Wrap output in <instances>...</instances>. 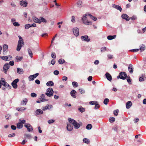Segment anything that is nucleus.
I'll return each mask as SVG.
<instances>
[{
  "instance_id": "nucleus-53",
  "label": "nucleus",
  "mask_w": 146,
  "mask_h": 146,
  "mask_svg": "<svg viewBox=\"0 0 146 146\" xmlns=\"http://www.w3.org/2000/svg\"><path fill=\"white\" fill-rule=\"evenodd\" d=\"M25 29H28L29 28L31 27V26H30V25L29 24L25 25Z\"/></svg>"
},
{
  "instance_id": "nucleus-56",
  "label": "nucleus",
  "mask_w": 146,
  "mask_h": 146,
  "mask_svg": "<svg viewBox=\"0 0 146 146\" xmlns=\"http://www.w3.org/2000/svg\"><path fill=\"white\" fill-rule=\"evenodd\" d=\"M38 75L39 74L38 73H36L35 74L32 75V76L33 77V78L34 79L38 76Z\"/></svg>"
},
{
  "instance_id": "nucleus-49",
  "label": "nucleus",
  "mask_w": 146,
  "mask_h": 146,
  "mask_svg": "<svg viewBox=\"0 0 146 146\" xmlns=\"http://www.w3.org/2000/svg\"><path fill=\"white\" fill-rule=\"evenodd\" d=\"M55 122V120L54 119H50L48 121V123L49 124H50L54 123Z\"/></svg>"
},
{
  "instance_id": "nucleus-24",
  "label": "nucleus",
  "mask_w": 146,
  "mask_h": 146,
  "mask_svg": "<svg viewBox=\"0 0 146 146\" xmlns=\"http://www.w3.org/2000/svg\"><path fill=\"white\" fill-rule=\"evenodd\" d=\"M17 73L20 74H22L24 73L23 69L20 68H17Z\"/></svg>"
},
{
  "instance_id": "nucleus-28",
  "label": "nucleus",
  "mask_w": 146,
  "mask_h": 146,
  "mask_svg": "<svg viewBox=\"0 0 146 146\" xmlns=\"http://www.w3.org/2000/svg\"><path fill=\"white\" fill-rule=\"evenodd\" d=\"M52 107V105L49 106V105H47L45 106L44 108L43 109V111H45L47 109H48L49 108H51Z\"/></svg>"
},
{
  "instance_id": "nucleus-35",
  "label": "nucleus",
  "mask_w": 146,
  "mask_h": 146,
  "mask_svg": "<svg viewBox=\"0 0 146 146\" xmlns=\"http://www.w3.org/2000/svg\"><path fill=\"white\" fill-rule=\"evenodd\" d=\"M140 50L141 52L144 51L145 49V46L143 44L141 45L140 46Z\"/></svg>"
},
{
  "instance_id": "nucleus-38",
  "label": "nucleus",
  "mask_w": 146,
  "mask_h": 146,
  "mask_svg": "<svg viewBox=\"0 0 146 146\" xmlns=\"http://www.w3.org/2000/svg\"><path fill=\"white\" fill-rule=\"evenodd\" d=\"M28 51L30 56L31 58H32L33 57V53L31 50L30 48H28Z\"/></svg>"
},
{
  "instance_id": "nucleus-55",
  "label": "nucleus",
  "mask_w": 146,
  "mask_h": 146,
  "mask_svg": "<svg viewBox=\"0 0 146 146\" xmlns=\"http://www.w3.org/2000/svg\"><path fill=\"white\" fill-rule=\"evenodd\" d=\"M31 96L32 97H36V94L35 93H32L31 94Z\"/></svg>"
},
{
  "instance_id": "nucleus-1",
  "label": "nucleus",
  "mask_w": 146,
  "mask_h": 146,
  "mask_svg": "<svg viewBox=\"0 0 146 146\" xmlns=\"http://www.w3.org/2000/svg\"><path fill=\"white\" fill-rule=\"evenodd\" d=\"M68 121L73 125L75 129H78L80 126L82 125V123L81 122L78 123L75 120L70 118L68 119Z\"/></svg>"
},
{
  "instance_id": "nucleus-62",
  "label": "nucleus",
  "mask_w": 146,
  "mask_h": 146,
  "mask_svg": "<svg viewBox=\"0 0 146 146\" xmlns=\"http://www.w3.org/2000/svg\"><path fill=\"white\" fill-rule=\"evenodd\" d=\"M15 133H13L12 134H9L8 135V137H14L15 136Z\"/></svg>"
},
{
  "instance_id": "nucleus-31",
  "label": "nucleus",
  "mask_w": 146,
  "mask_h": 146,
  "mask_svg": "<svg viewBox=\"0 0 146 146\" xmlns=\"http://www.w3.org/2000/svg\"><path fill=\"white\" fill-rule=\"evenodd\" d=\"M116 36V35H114L113 36L109 35L107 36V38L109 40H111L115 38Z\"/></svg>"
},
{
  "instance_id": "nucleus-58",
  "label": "nucleus",
  "mask_w": 146,
  "mask_h": 146,
  "mask_svg": "<svg viewBox=\"0 0 146 146\" xmlns=\"http://www.w3.org/2000/svg\"><path fill=\"white\" fill-rule=\"evenodd\" d=\"M130 19L133 20H135L137 19V17L133 15L130 18Z\"/></svg>"
},
{
  "instance_id": "nucleus-5",
  "label": "nucleus",
  "mask_w": 146,
  "mask_h": 146,
  "mask_svg": "<svg viewBox=\"0 0 146 146\" xmlns=\"http://www.w3.org/2000/svg\"><path fill=\"white\" fill-rule=\"evenodd\" d=\"M48 99H46L45 97L44 94H42L40 96V98L39 100H38L36 101V102L39 103L42 102L47 101Z\"/></svg>"
},
{
  "instance_id": "nucleus-9",
  "label": "nucleus",
  "mask_w": 146,
  "mask_h": 146,
  "mask_svg": "<svg viewBox=\"0 0 146 146\" xmlns=\"http://www.w3.org/2000/svg\"><path fill=\"white\" fill-rule=\"evenodd\" d=\"M25 127L27 128L29 132L32 131L33 130L32 126L29 123H25L24 125Z\"/></svg>"
},
{
  "instance_id": "nucleus-19",
  "label": "nucleus",
  "mask_w": 146,
  "mask_h": 146,
  "mask_svg": "<svg viewBox=\"0 0 146 146\" xmlns=\"http://www.w3.org/2000/svg\"><path fill=\"white\" fill-rule=\"evenodd\" d=\"M27 2L26 1H22L20 2V5L24 7H26L27 5Z\"/></svg>"
},
{
  "instance_id": "nucleus-4",
  "label": "nucleus",
  "mask_w": 146,
  "mask_h": 146,
  "mask_svg": "<svg viewBox=\"0 0 146 146\" xmlns=\"http://www.w3.org/2000/svg\"><path fill=\"white\" fill-rule=\"evenodd\" d=\"M127 77V74L124 72H121L119 73V76H117L118 79L120 78L123 80H125Z\"/></svg>"
},
{
  "instance_id": "nucleus-7",
  "label": "nucleus",
  "mask_w": 146,
  "mask_h": 146,
  "mask_svg": "<svg viewBox=\"0 0 146 146\" xmlns=\"http://www.w3.org/2000/svg\"><path fill=\"white\" fill-rule=\"evenodd\" d=\"M24 44V43L23 41H22L20 40H19L17 47V50L18 51H20L21 48L22 44L23 45Z\"/></svg>"
},
{
  "instance_id": "nucleus-17",
  "label": "nucleus",
  "mask_w": 146,
  "mask_h": 146,
  "mask_svg": "<svg viewBox=\"0 0 146 146\" xmlns=\"http://www.w3.org/2000/svg\"><path fill=\"white\" fill-rule=\"evenodd\" d=\"M105 75L106 78L109 81H111L112 80V77L111 75L108 72L106 73Z\"/></svg>"
},
{
  "instance_id": "nucleus-57",
  "label": "nucleus",
  "mask_w": 146,
  "mask_h": 146,
  "mask_svg": "<svg viewBox=\"0 0 146 146\" xmlns=\"http://www.w3.org/2000/svg\"><path fill=\"white\" fill-rule=\"evenodd\" d=\"M59 74V72L57 70H55L54 71V74L55 75H57Z\"/></svg>"
},
{
  "instance_id": "nucleus-64",
  "label": "nucleus",
  "mask_w": 146,
  "mask_h": 146,
  "mask_svg": "<svg viewBox=\"0 0 146 146\" xmlns=\"http://www.w3.org/2000/svg\"><path fill=\"white\" fill-rule=\"evenodd\" d=\"M9 65L11 66H13L14 65V62L13 61H10L9 62Z\"/></svg>"
},
{
  "instance_id": "nucleus-48",
  "label": "nucleus",
  "mask_w": 146,
  "mask_h": 146,
  "mask_svg": "<svg viewBox=\"0 0 146 146\" xmlns=\"http://www.w3.org/2000/svg\"><path fill=\"white\" fill-rule=\"evenodd\" d=\"M83 142L85 143L88 144L89 143V141L88 139L86 138H84L83 139Z\"/></svg>"
},
{
  "instance_id": "nucleus-2",
  "label": "nucleus",
  "mask_w": 146,
  "mask_h": 146,
  "mask_svg": "<svg viewBox=\"0 0 146 146\" xmlns=\"http://www.w3.org/2000/svg\"><path fill=\"white\" fill-rule=\"evenodd\" d=\"M88 16V13L84 15L83 17H82V20L83 23L86 25H90L92 24V22L88 21L87 19V16Z\"/></svg>"
},
{
  "instance_id": "nucleus-23",
  "label": "nucleus",
  "mask_w": 146,
  "mask_h": 146,
  "mask_svg": "<svg viewBox=\"0 0 146 146\" xmlns=\"http://www.w3.org/2000/svg\"><path fill=\"white\" fill-rule=\"evenodd\" d=\"M128 70L129 72L131 74H132L133 72V65L131 64H129L128 68Z\"/></svg>"
},
{
  "instance_id": "nucleus-45",
  "label": "nucleus",
  "mask_w": 146,
  "mask_h": 146,
  "mask_svg": "<svg viewBox=\"0 0 146 146\" xmlns=\"http://www.w3.org/2000/svg\"><path fill=\"white\" fill-rule=\"evenodd\" d=\"M109 102V100L108 98L105 99L104 101V103L105 104L107 105Z\"/></svg>"
},
{
  "instance_id": "nucleus-8",
  "label": "nucleus",
  "mask_w": 146,
  "mask_h": 146,
  "mask_svg": "<svg viewBox=\"0 0 146 146\" xmlns=\"http://www.w3.org/2000/svg\"><path fill=\"white\" fill-rule=\"evenodd\" d=\"M19 81V79H16L12 83V85L13 88L15 89H16L17 87V83Z\"/></svg>"
},
{
  "instance_id": "nucleus-33",
  "label": "nucleus",
  "mask_w": 146,
  "mask_h": 146,
  "mask_svg": "<svg viewBox=\"0 0 146 146\" xmlns=\"http://www.w3.org/2000/svg\"><path fill=\"white\" fill-rule=\"evenodd\" d=\"M16 61L17 62H19L23 59V57L22 56H17L15 58Z\"/></svg>"
},
{
  "instance_id": "nucleus-27",
  "label": "nucleus",
  "mask_w": 146,
  "mask_h": 146,
  "mask_svg": "<svg viewBox=\"0 0 146 146\" xmlns=\"http://www.w3.org/2000/svg\"><path fill=\"white\" fill-rule=\"evenodd\" d=\"M77 6L80 8H81L82 7V2L81 1H79L77 3Z\"/></svg>"
},
{
  "instance_id": "nucleus-41",
  "label": "nucleus",
  "mask_w": 146,
  "mask_h": 146,
  "mask_svg": "<svg viewBox=\"0 0 146 146\" xmlns=\"http://www.w3.org/2000/svg\"><path fill=\"white\" fill-rule=\"evenodd\" d=\"M73 86L74 87H77L78 86V83L75 82H72Z\"/></svg>"
},
{
  "instance_id": "nucleus-47",
  "label": "nucleus",
  "mask_w": 146,
  "mask_h": 146,
  "mask_svg": "<svg viewBox=\"0 0 146 146\" xmlns=\"http://www.w3.org/2000/svg\"><path fill=\"white\" fill-rule=\"evenodd\" d=\"M100 107V106L99 104L98 103V102H97V103L95 105V106L94 107V109H98Z\"/></svg>"
},
{
  "instance_id": "nucleus-13",
  "label": "nucleus",
  "mask_w": 146,
  "mask_h": 146,
  "mask_svg": "<svg viewBox=\"0 0 146 146\" xmlns=\"http://www.w3.org/2000/svg\"><path fill=\"white\" fill-rule=\"evenodd\" d=\"M81 38L82 40L88 42H89L90 40V39L88 38V36L87 35L82 36L81 37Z\"/></svg>"
},
{
  "instance_id": "nucleus-15",
  "label": "nucleus",
  "mask_w": 146,
  "mask_h": 146,
  "mask_svg": "<svg viewBox=\"0 0 146 146\" xmlns=\"http://www.w3.org/2000/svg\"><path fill=\"white\" fill-rule=\"evenodd\" d=\"M8 48V46L7 44H4L3 46V54H6V52H7Z\"/></svg>"
},
{
  "instance_id": "nucleus-46",
  "label": "nucleus",
  "mask_w": 146,
  "mask_h": 146,
  "mask_svg": "<svg viewBox=\"0 0 146 146\" xmlns=\"http://www.w3.org/2000/svg\"><path fill=\"white\" fill-rule=\"evenodd\" d=\"M40 20L41 21V22H42L44 23H46L47 22L46 20L44 18L41 17L40 18Z\"/></svg>"
},
{
  "instance_id": "nucleus-54",
  "label": "nucleus",
  "mask_w": 146,
  "mask_h": 146,
  "mask_svg": "<svg viewBox=\"0 0 146 146\" xmlns=\"http://www.w3.org/2000/svg\"><path fill=\"white\" fill-rule=\"evenodd\" d=\"M13 25L15 27H18L20 26V24L18 22H15L13 23Z\"/></svg>"
},
{
  "instance_id": "nucleus-63",
  "label": "nucleus",
  "mask_w": 146,
  "mask_h": 146,
  "mask_svg": "<svg viewBox=\"0 0 146 146\" xmlns=\"http://www.w3.org/2000/svg\"><path fill=\"white\" fill-rule=\"evenodd\" d=\"M71 21L73 23H74L75 22V18L74 16H72Z\"/></svg>"
},
{
  "instance_id": "nucleus-44",
  "label": "nucleus",
  "mask_w": 146,
  "mask_h": 146,
  "mask_svg": "<svg viewBox=\"0 0 146 146\" xmlns=\"http://www.w3.org/2000/svg\"><path fill=\"white\" fill-rule=\"evenodd\" d=\"M97 102L96 101H91L89 102V104L91 105H95L97 103Z\"/></svg>"
},
{
  "instance_id": "nucleus-6",
  "label": "nucleus",
  "mask_w": 146,
  "mask_h": 146,
  "mask_svg": "<svg viewBox=\"0 0 146 146\" xmlns=\"http://www.w3.org/2000/svg\"><path fill=\"white\" fill-rule=\"evenodd\" d=\"M19 122L17 124V128L20 129H21L23 127V124L25 123L26 121L25 120L19 121Z\"/></svg>"
},
{
  "instance_id": "nucleus-59",
  "label": "nucleus",
  "mask_w": 146,
  "mask_h": 146,
  "mask_svg": "<svg viewBox=\"0 0 146 146\" xmlns=\"http://www.w3.org/2000/svg\"><path fill=\"white\" fill-rule=\"evenodd\" d=\"M107 48L106 47H104L101 48V52H104L106 50Z\"/></svg>"
},
{
  "instance_id": "nucleus-50",
  "label": "nucleus",
  "mask_w": 146,
  "mask_h": 146,
  "mask_svg": "<svg viewBox=\"0 0 146 146\" xmlns=\"http://www.w3.org/2000/svg\"><path fill=\"white\" fill-rule=\"evenodd\" d=\"M51 56L52 58H56V54L54 52H52L51 54Z\"/></svg>"
},
{
  "instance_id": "nucleus-21",
  "label": "nucleus",
  "mask_w": 146,
  "mask_h": 146,
  "mask_svg": "<svg viewBox=\"0 0 146 146\" xmlns=\"http://www.w3.org/2000/svg\"><path fill=\"white\" fill-rule=\"evenodd\" d=\"M33 19L35 23H38L39 24L41 23V21L40 19L36 17H33Z\"/></svg>"
},
{
  "instance_id": "nucleus-42",
  "label": "nucleus",
  "mask_w": 146,
  "mask_h": 146,
  "mask_svg": "<svg viewBox=\"0 0 146 146\" xmlns=\"http://www.w3.org/2000/svg\"><path fill=\"white\" fill-rule=\"evenodd\" d=\"M65 62V60L62 59H60L58 60V62L60 64H63Z\"/></svg>"
},
{
  "instance_id": "nucleus-12",
  "label": "nucleus",
  "mask_w": 146,
  "mask_h": 146,
  "mask_svg": "<svg viewBox=\"0 0 146 146\" xmlns=\"http://www.w3.org/2000/svg\"><path fill=\"white\" fill-rule=\"evenodd\" d=\"M67 129L69 131H71L73 128V126L72 124L71 123H67Z\"/></svg>"
},
{
  "instance_id": "nucleus-39",
  "label": "nucleus",
  "mask_w": 146,
  "mask_h": 146,
  "mask_svg": "<svg viewBox=\"0 0 146 146\" xmlns=\"http://www.w3.org/2000/svg\"><path fill=\"white\" fill-rule=\"evenodd\" d=\"M78 110L80 111L82 113L85 111V109L82 107H80L78 108Z\"/></svg>"
},
{
  "instance_id": "nucleus-52",
  "label": "nucleus",
  "mask_w": 146,
  "mask_h": 146,
  "mask_svg": "<svg viewBox=\"0 0 146 146\" xmlns=\"http://www.w3.org/2000/svg\"><path fill=\"white\" fill-rule=\"evenodd\" d=\"M79 92L82 94L85 93V90L82 89H79Z\"/></svg>"
},
{
  "instance_id": "nucleus-36",
  "label": "nucleus",
  "mask_w": 146,
  "mask_h": 146,
  "mask_svg": "<svg viewBox=\"0 0 146 146\" xmlns=\"http://www.w3.org/2000/svg\"><path fill=\"white\" fill-rule=\"evenodd\" d=\"M1 84L3 85L4 86L5 85V84H6V82L5 81L4 79L3 78H1Z\"/></svg>"
},
{
  "instance_id": "nucleus-37",
  "label": "nucleus",
  "mask_w": 146,
  "mask_h": 146,
  "mask_svg": "<svg viewBox=\"0 0 146 146\" xmlns=\"http://www.w3.org/2000/svg\"><path fill=\"white\" fill-rule=\"evenodd\" d=\"M26 109V108L25 107H18L16 108V110L18 111H22L25 110Z\"/></svg>"
},
{
  "instance_id": "nucleus-51",
  "label": "nucleus",
  "mask_w": 146,
  "mask_h": 146,
  "mask_svg": "<svg viewBox=\"0 0 146 146\" xmlns=\"http://www.w3.org/2000/svg\"><path fill=\"white\" fill-rule=\"evenodd\" d=\"M119 111L118 110H114L113 111V113L114 115L117 116L118 115Z\"/></svg>"
},
{
  "instance_id": "nucleus-32",
  "label": "nucleus",
  "mask_w": 146,
  "mask_h": 146,
  "mask_svg": "<svg viewBox=\"0 0 146 146\" xmlns=\"http://www.w3.org/2000/svg\"><path fill=\"white\" fill-rule=\"evenodd\" d=\"M146 77L145 76L144 74H142L141 77H140L139 78V81H142L145 80Z\"/></svg>"
},
{
  "instance_id": "nucleus-25",
  "label": "nucleus",
  "mask_w": 146,
  "mask_h": 146,
  "mask_svg": "<svg viewBox=\"0 0 146 146\" xmlns=\"http://www.w3.org/2000/svg\"><path fill=\"white\" fill-rule=\"evenodd\" d=\"M132 103L131 101H128L126 103V108L127 109H128L130 108L131 106Z\"/></svg>"
},
{
  "instance_id": "nucleus-34",
  "label": "nucleus",
  "mask_w": 146,
  "mask_h": 146,
  "mask_svg": "<svg viewBox=\"0 0 146 146\" xmlns=\"http://www.w3.org/2000/svg\"><path fill=\"white\" fill-rule=\"evenodd\" d=\"M24 135V136L25 137V138L27 139H30L32 138V136L30 134H25Z\"/></svg>"
},
{
  "instance_id": "nucleus-18",
  "label": "nucleus",
  "mask_w": 146,
  "mask_h": 146,
  "mask_svg": "<svg viewBox=\"0 0 146 146\" xmlns=\"http://www.w3.org/2000/svg\"><path fill=\"white\" fill-rule=\"evenodd\" d=\"M112 7L117 10H119L120 12H121L122 11V8L119 5H115V4H113L112 5Z\"/></svg>"
},
{
  "instance_id": "nucleus-14",
  "label": "nucleus",
  "mask_w": 146,
  "mask_h": 146,
  "mask_svg": "<svg viewBox=\"0 0 146 146\" xmlns=\"http://www.w3.org/2000/svg\"><path fill=\"white\" fill-rule=\"evenodd\" d=\"M28 102V100L27 98H24L23 100L21 101V105L22 106H25L26 105Z\"/></svg>"
},
{
  "instance_id": "nucleus-10",
  "label": "nucleus",
  "mask_w": 146,
  "mask_h": 146,
  "mask_svg": "<svg viewBox=\"0 0 146 146\" xmlns=\"http://www.w3.org/2000/svg\"><path fill=\"white\" fill-rule=\"evenodd\" d=\"M10 67L9 64L8 63H6L3 67V71L5 74H7V70Z\"/></svg>"
},
{
  "instance_id": "nucleus-61",
  "label": "nucleus",
  "mask_w": 146,
  "mask_h": 146,
  "mask_svg": "<svg viewBox=\"0 0 146 146\" xmlns=\"http://www.w3.org/2000/svg\"><path fill=\"white\" fill-rule=\"evenodd\" d=\"M29 79L30 81L33 80H34L33 77L32 76V75L30 76L29 77Z\"/></svg>"
},
{
  "instance_id": "nucleus-29",
  "label": "nucleus",
  "mask_w": 146,
  "mask_h": 146,
  "mask_svg": "<svg viewBox=\"0 0 146 146\" xmlns=\"http://www.w3.org/2000/svg\"><path fill=\"white\" fill-rule=\"evenodd\" d=\"M0 58L4 60H9V58L8 56H1Z\"/></svg>"
},
{
  "instance_id": "nucleus-11",
  "label": "nucleus",
  "mask_w": 146,
  "mask_h": 146,
  "mask_svg": "<svg viewBox=\"0 0 146 146\" xmlns=\"http://www.w3.org/2000/svg\"><path fill=\"white\" fill-rule=\"evenodd\" d=\"M73 33L74 35L77 36L79 34L78 29L77 27L74 28L73 29Z\"/></svg>"
},
{
  "instance_id": "nucleus-26",
  "label": "nucleus",
  "mask_w": 146,
  "mask_h": 146,
  "mask_svg": "<svg viewBox=\"0 0 146 146\" xmlns=\"http://www.w3.org/2000/svg\"><path fill=\"white\" fill-rule=\"evenodd\" d=\"M54 85V84L52 81H49L46 83V85L48 86H52Z\"/></svg>"
},
{
  "instance_id": "nucleus-60",
  "label": "nucleus",
  "mask_w": 146,
  "mask_h": 146,
  "mask_svg": "<svg viewBox=\"0 0 146 146\" xmlns=\"http://www.w3.org/2000/svg\"><path fill=\"white\" fill-rule=\"evenodd\" d=\"M109 59H111L113 58V55L110 54H108L107 55Z\"/></svg>"
},
{
  "instance_id": "nucleus-43",
  "label": "nucleus",
  "mask_w": 146,
  "mask_h": 146,
  "mask_svg": "<svg viewBox=\"0 0 146 146\" xmlns=\"http://www.w3.org/2000/svg\"><path fill=\"white\" fill-rule=\"evenodd\" d=\"M109 121L111 123L113 122L115 120V119L114 117H111L109 118Z\"/></svg>"
},
{
  "instance_id": "nucleus-40",
  "label": "nucleus",
  "mask_w": 146,
  "mask_h": 146,
  "mask_svg": "<svg viewBox=\"0 0 146 146\" xmlns=\"http://www.w3.org/2000/svg\"><path fill=\"white\" fill-rule=\"evenodd\" d=\"M92 127V125L91 124H88L86 126V128L87 129H90Z\"/></svg>"
},
{
  "instance_id": "nucleus-3",
  "label": "nucleus",
  "mask_w": 146,
  "mask_h": 146,
  "mask_svg": "<svg viewBox=\"0 0 146 146\" xmlns=\"http://www.w3.org/2000/svg\"><path fill=\"white\" fill-rule=\"evenodd\" d=\"M53 89L51 88H50L47 90L45 94L47 96L50 97L53 96Z\"/></svg>"
},
{
  "instance_id": "nucleus-16",
  "label": "nucleus",
  "mask_w": 146,
  "mask_h": 146,
  "mask_svg": "<svg viewBox=\"0 0 146 146\" xmlns=\"http://www.w3.org/2000/svg\"><path fill=\"white\" fill-rule=\"evenodd\" d=\"M122 18L124 19H125L127 21L129 20V17L126 14H123L121 15Z\"/></svg>"
},
{
  "instance_id": "nucleus-30",
  "label": "nucleus",
  "mask_w": 146,
  "mask_h": 146,
  "mask_svg": "<svg viewBox=\"0 0 146 146\" xmlns=\"http://www.w3.org/2000/svg\"><path fill=\"white\" fill-rule=\"evenodd\" d=\"M88 16H89L90 18L92 19L94 21H96L97 20V18L96 17L93 16L91 14L88 13Z\"/></svg>"
},
{
  "instance_id": "nucleus-22",
  "label": "nucleus",
  "mask_w": 146,
  "mask_h": 146,
  "mask_svg": "<svg viewBox=\"0 0 146 146\" xmlns=\"http://www.w3.org/2000/svg\"><path fill=\"white\" fill-rule=\"evenodd\" d=\"M36 115H40L41 114H42L43 113V112L40 109H37V110L36 111Z\"/></svg>"
},
{
  "instance_id": "nucleus-20",
  "label": "nucleus",
  "mask_w": 146,
  "mask_h": 146,
  "mask_svg": "<svg viewBox=\"0 0 146 146\" xmlns=\"http://www.w3.org/2000/svg\"><path fill=\"white\" fill-rule=\"evenodd\" d=\"M76 91L74 90H73L70 92V95L73 98H75L76 97Z\"/></svg>"
}]
</instances>
